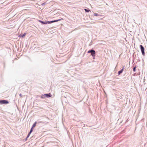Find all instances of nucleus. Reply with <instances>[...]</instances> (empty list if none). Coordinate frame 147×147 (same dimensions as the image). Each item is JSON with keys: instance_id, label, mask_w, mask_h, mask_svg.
<instances>
[{"instance_id": "f257e3e1", "label": "nucleus", "mask_w": 147, "mask_h": 147, "mask_svg": "<svg viewBox=\"0 0 147 147\" xmlns=\"http://www.w3.org/2000/svg\"><path fill=\"white\" fill-rule=\"evenodd\" d=\"M51 95L50 93L48 94H45L42 95L41 96L40 98H45V97L49 98L51 97Z\"/></svg>"}, {"instance_id": "f03ea898", "label": "nucleus", "mask_w": 147, "mask_h": 147, "mask_svg": "<svg viewBox=\"0 0 147 147\" xmlns=\"http://www.w3.org/2000/svg\"><path fill=\"white\" fill-rule=\"evenodd\" d=\"M140 48L142 55L143 56H144L145 54L144 47L142 45H140Z\"/></svg>"}, {"instance_id": "7ed1b4c3", "label": "nucleus", "mask_w": 147, "mask_h": 147, "mask_svg": "<svg viewBox=\"0 0 147 147\" xmlns=\"http://www.w3.org/2000/svg\"><path fill=\"white\" fill-rule=\"evenodd\" d=\"M92 51L91 52V55L92 56L93 58V59H94L95 58V55H96V52L93 49H92Z\"/></svg>"}, {"instance_id": "20e7f679", "label": "nucleus", "mask_w": 147, "mask_h": 147, "mask_svg": "<svg viewBox=\"0 0 147 147\" xmlns=\"http://www.w3.org/2000/svg\"><path fill=\"white\" fill-rule=\"evenodd\" d=\"M2 105H6L8 104L9 103V101H8L7 100H2Z\"/></svg>"}, {"instance_id": "39448f33", "label": "nucleus", "mask_w": 147, "mask_h": 147, "mask_svg": "<svg viewBox=\"0 0 147 147\" xmlns=\"http://www.w3.org/2000/svg\"><path fill=\"white\" fill-rule=\"evenodd\" d=\"M63 20V19L62 18H61V19H57V20H52V23H54V22H58V21H60L61 20Z\"/></svg>"}, {"instance_id": "423d86ee", "label": "nucleus", "mask_w": 147, "mask_h": 147, "mask_svg": "<svg viewBox=\"0 0 147 147\" xmlns=\"http://www.w3.org/2000/svg\"><path fill=\"white\" fill-rule=\"evenodd\" d=\"M123 68L121 70H119L118 72V75H119L121 74L123 72L124 69V66H123Z\"/></svg>"}, {"instance_id": "0eeeda50", "label": "nucleus", "mask_w": 147, "mask_h": 147, "mask_svg": "<svg viewBox=\"0 0 147 147\" xmlns=\"http://www.w3.org/2000/svg\"><path fill=\"white\" fill-rule=\"evenodd\" d=\"M39 22L43 24H47V23L46 22V21H43L42 20H39Z\"/></svg>"}, {"instance_id": "6e6552de", "label": "nucleus", "mask_w": 147, "mask_h": 147, "mask_svg": "<svg viewBox=\"0 0 147 147\" xmlns=\"http://www.w3.org/2000/svg\"><path fill=\"white\" fill-rule=\"evenodd\" d=\"M26 33H24V34H21L19 36L20 37H21L22 38H23L26 35Z\"/></svg>"}, {"instance_id": "1a4fd4ad", "label": "nucleus", "mask_w": 147, "mask_h": 147, "mask_svg": "<svg viewBox=\"0 0 147 147\" xmlns=\"http://www.w3.org/2000/svg\"><path fill=\"white\" fill-rule=\"evenodd\" d=\"M44 117L48 119V121H46L45 123L46 124H47L49 122V121H48L50 119L48 117L46 116H45Z\"/></svg>"}, {"instance_id": "9d476101", "label": "nucleus", "mask_w": 147, "mask_h": 147, "mask_svg": "<svg viewBox=\"0 0 147 147\" xmlns=\"http://www.w3.org/2000/svg\"><path fill=\"white\" fill-rule=\"evenodd\" d=\"M37 123V122H35L32 125V128H34L36 126V124Z\"/></svg>"}, {"instance_id": "9b49d317", "label": "nucleus", "mask_w": 147, "mask_h": 147, "mask_svg": "<svg viewBox=\"0 0 147 147\" xmlns=\"http://www.w3.org/2000/svg\"><path fill=\"white\" fill-rule=\"evenodd\" d=\"M84 10L86 12H88L89 11H90V10L89 9H84Z\"/></svg>"}, {"instance_id": "f8f14e48", "label": "nucleus", "mask_w": 147, "mask_h": 147, "mask_svg": "<svg viewBox=\"0 0 147 147\" xmlns=\"http://www.w3.org/2000/svg\"><path fill=\"white\" fill-rule=\"evenodd\" d=\"M46 22H47V24H51V23H53L52 21H46Z\"/></svg>"}, {"instance_id": "ddd939ff", "label": "nucleus", "mask_w": 147, "mask_h": 147, "mask_svg": "<svg viewBox=\"0 0 147 147\" xmlns=\"http://www.w3.org/2000/svg\"><path fill=\"white\" fill-rule=\"evenodd\" d=\"M136 66L134 67L133 68V71L134 72H135L136 71Z\"/></svg>"}, {"instance_id": "4468645a", "label": "nucleus", "mask_w": 147, "mask_h": 147, "mask_svg": "<svg viewBox=\"0 0 147 147\" xmlns=\"http://www.w3.org/2000/svg\"><path fill=\"white\" fill-rule=\"evenodd\" d=\"M92 49H90V50H89L88 51V52H87V53H91V51L92 52Z\"/></svg>"}, {"instance_id": "2eb2a0df", "label": "nucleus", "mask_w": 147, "mask_h": 147, "mask_svg": "<svg viewBox=\"0 0 147 147\" xmlns=\"http://www.w3.org/2000/svg\"><path fill=\"white\" fill-rule=\"evenodd\" d=\"M33 129L34 128H32V127H31L30 131L32 133L33 131Z\"/></svg>"}, {"instance_id": "dca6fc26", "label": "nucleus", "mask_w": 147, "mask_h": 147, "mask_svg": "<svg viewBox=\"0 0 147 147\" xmlns=\"http://www.w3.org/2000/svg\"><path fill=\"white\" fill-rule=\"evenodd\" d=\"M31 133V132L29 131V132L27 136H28V137H29Z\"/></svg>"}, {"instance_id": "f3484780", "label": "nucleus", "mask_w": 147, "mask_h": 147, "mask_svg": "<svg viewBox=\"0 0 147 147\" xmlns=\"http://www.w3.org/2000/svg\"><path fill=\"white\" fill-rule=\"evenodd\" d=\"M46 4V2H44L41 5L42 6H44V5H45Z\"/></svg>"}, {"instance_id": "a211bd4d", "label": "nucleus", "mask_w": 147, "mask_h": 147, "mask_svg": "<svg viewBox=\"0 0 147 147\" xmlns=\"http://www.w3.org/2000/svg\"><path fill=\"white\" fill-rule=\"evenodd\" d=\"M94 16H98L99 15L98 13H94Z\"/></svg>"}, {"instance_id": "6ab92c4d", "label": "nucleus", "mask_w": 147, "mask_h": 147, "mask_svg": "<svg viewBox=\"0 0 147 147\" xmlns=\"http://www.w3.org/2000/svg\"><path fill=\"white\" fill-rule=\"evenodd\" d=\"M29 137H28V136H27V137L26 138H25L24 140H25V141H26L27 140V139Z\"/></svg>"}, {"instance_id": "aec40b11", "label": "nucleus", "mask_w": 147, "mask_h": 147, "mask_svg": "<svg viewBox=\"0 0 147 147\" xmlns=\"http://www.w3.org/2000/svg\"><path fill=\"white\" fill-rule=\"evenodd\" d=\"M42 121H38V122H37V123H42Z\"/></svg>"}, {"instance_id": "412c9836", "label": "nucleus", "mask_w": 147, "mask_h": 147, "mask_svg": "<svg viewBox=\"0 0 147 147\" xmlns=\"http://www.w3.org/2000/svg\"><path fill=\"white\" fill-rule=\"evenodd\" d=\"M2 100H0V104L2 105Z\"/></svg>"}, {"instance_id": "4be33fe9", "label": "nucleus", "mask_w": 147, "mask_h": 147, "mask_svg": "<svg viewBox=\"0 0 147 147\" xmlns=\"http://www.w3.org/2000/svg\"><path fill=\"white\" fill-rule=\"evenodd\" d=\"M19 96L20 97H22V94H19Z\"/></svg>"}]
</instances>
